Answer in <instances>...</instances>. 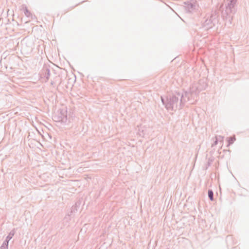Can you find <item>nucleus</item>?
<instances>
[{
    "instance_id": "6",
    "label": "nucleus",
    "mask_w": 249,
    "mask_h": 249,
    "mask_svg": "<svg viewBox=\"0 0 249 249\" xmlns=\"http://www.w3.org/2000/svg\"><path fill=\"white\" fill-rule=\"evenodd\" d=\"M216 19V15L213 16H211L209 19H207L205 20V22L203 23L204 27L206 28L207 29L209 28H211L213 25V21Z\"/></svg>"
},
{
    "instance_id": "2",
    "label": "nucleus",
    "mask_w": 249,
    "mask_h": 249,
    "mask_svg": "<svg viewBox=\"0 0 249 249\" xmlns=\"http://www.w3.org/2000/svg\"><path fill=\"white\" fill-rule=\"evenodd\" d=\"M207 87V84L204 80L201 79L197 83H194L190 89L189 92H185L183 95H187V101L193 104L197 100V95L199 93L204 90Z\"/></svg>"
},
{
    "instance_id": "11",
    "label": "nucleus",
    "mask_w": 249,
    "mask_h": 249,
    "mask_svg": "<svg viewBox=\"0 0 249 249\" xmlns=\"http://www.w3.org/2000/svg\"><path fill=\"white\" fill-rule=\"evenodd\" d=\"M235 140V137H230L228 138V145H230V144L233 143L234 141Z\"/></svg>"
},
{
    "instance_id": "9",
    "label": "nucleus",
    "mask_w": 249,
    "mask_h": 249,
    "mask_svg": "<svg viewBox=\"0 0 249 249\" xmlns=\"http://www.w3.org/2000/svg\"><path fill=\"white\" fill-rule=\"evenodd\" d=\"M208 197H209V199L211 201L213 200V190L209 189L208 190Z\"/></svg>"
},
{
    "instance_id": "17",
    "label": "nucleus",
    "mask_w": 249,
    "mask_h": 249,
    "mask_svg": "<svg viewBox=\"0 0 249 249\" xmlns=\"http://www.w3.org/2000/svg\"><path fill=\"white\" fill-rule=\"evenodd\" d=\"M54 84V82H53V81H52V82H51V84L52 85H53V84Z\"/></svg>"
},
{
    "instance_id": "16",
    "label": "nucleus",
    "mask_w": 249,
    "mask_h": 249,
    "mask_svg": "<svg viewBox=\"0 0 249 249\" xmlns=\"http://www.w3.org/2000/svg\"><path fill=\"white\" fill-rule=\"evenodd\" d=\"M208 166H210V160H208Z\"/></svg>"
},
{
    "instance_id": "12",
    "label": "nucleus",
    "mask_w": 249,
    "mask_h": 249,
    "mask_svg": "<svg viewBox=\"0 0 249 249\" xmlns=\"http://www.w3.org/2000/svg\"><path fill=\"white\" fill-rule=\"evenodd\" d=\"M24 14L25 16L27 17H30L31 16V13L28 10V9L25 7V10H24Z\"/></svg>"
},
{
    "instance_id": "15",
    "label": "nucleus",
    "mask_w": 249,
    "mask_h": 249,
    "mask_svg": "<svg viewBox=\"0 0 249 249\" xmlns=\"http://www.w3.org/2000/svg\"><path fill=\"white\" fill-rule=\"evenodd\" d=\"M189 98H191L192 100H193V98L191 95H189Z\"/></svg>"
},
{
    "instance_id": "1",
    "label": "nucleus",
    "mask_w": 249,
    "mask_h": 249,
    "mask_svg": "<svg viewBox=\"0 0 249 249\" xmlns=\"http://www.w3.org/2000/svg\"><path fill=\"white\" fill-rule=\"evenodd\" d=\"M187 95H183V93L176 92L169 94L165 99L161 97V100L167 110L175 111L182 108L187 102Z\"/></svg>"
},
{
    "instance_id": "4",
    "label": "nucleus",
    "mask_w": 249,
    "mask_h": 249,
    "mask_svg": "<svg viewBox=\"0 0 249 249\" xmlns=\"http://www.w3.org/2000/svg\"><path fill=\"white\" fill-rule=\"evenodd\" d=\"M67 111L65 109H59L53 116V119L57 122L66 123L67 122Z\"/></svg>"
},
{
    "instance_id": "10",
    "label": "nucleus",
    "mask_w": 249,
    "mask_h": 249,
    "mask_svg": "<svg viewBox=\"0 0 249 249\" xmlns=\"http://www.w3.org/2000/svg\"><path fill=\"white\" fill-rule=\"evenodd\" d=\"M9 242L5 240L0 247V249H8Z\"/></svg>"
},
{
    "instance_id": "18",
    "label": "nucleus",
    "mask_w": 249,
    "mask_h": 249,
    "mask_svg": "<svg viewBox=\"0 0 249 249\" xmlns=\"http://www.w3.org/2000/svg\"><path fill=\"white\" fill-rule=\"evenodd\" d=\"M219 139L222 140L223 139V137H221V136H219Z\"/></svg>"
},
{
    "instance_id": "7",
    "label": "nucleus",
    "mask_w": 249,
    "mask_h": 249,
    "mask_svg": "<svg viewBox=\"0 0 249 249\" xmlns=\"http://www.w3.org/2000/svg\"><path fill=\"white\" fill-rule=\"evenodd\" d=\"M40 76L41 78H45V81H47L50 76V71L48 66H45L43 67L41 72Z\"/></svg>"
},
{
    "instance_id": "14",
    "label": "nucleus",
    "mask_w": 249,
    "mask_h": 249,
    "mask_svg": "<svg viewBox=\"0 0 249 249\" xmlns=\"http://www.w3.org/2000/svg\"><path fill=\"white\" fill-rule=\"evenodd\" d=\"M219 139L217 138V137H216V140L214 141L213 143L212 144V146L215 145L217 144L218 141Z\"/></svg>"
},
{
    "instance_id": "5",
    "label": "nucleus",
    "mask_w": 249,
    "mask_h": 249,
    "mask_svg": "<svg viewBox=\"0 0 249 249\" xmlns=\"http://www.w3.org/2000/svg\"><path fill=\"white\" fill-rule=\"evenodd\" d=\"M197 6V4L196 1L194 0L184 2V7L185 10L188 13H191L194 11Z\"/></svg>"
},
{
    "instance_id": "19",
    "label": "nucleus",
    "mask_w": 249,
    "mask_h": 249,
    "mask_svg": "<svg viewBox=\"0 0 249 249\" xmlns=\"http://www.w3.org/2000/svg\"><path fill=\"white\" fill-rule=\"evenodd\" d=\"M199 85L200 86V87H202V86L203 85V84H201V85Z\"/></svg>"
},
{
    "instance_id": "8",
    "label": "nucleus",
    "mask_w": 249,
    "mask_h": 249,
    "mask_svg": "<svg viewBox=\"0 0 249 249\" xmlns=\"http://www.w3.org/2000/svg\"><path fill=\"white\" fill-rule=\"evenodd\" d=\"M15 233V231L14 230H12L8 235V236L6 237L5 240L7 241H9L13 237Z\"/></svg>"
},
{
    "instance_id": "13",
    "label": "nucleus",
    "mask_w": 249,
    "mask_h": 249,
    "mask_svg": "<svg viewBox=\"0 0 249 249\" xmlns=\"http://www.w3.org/2000/svg\"><path fill=\"white\" fill-rule=\"evenodd\" d=\"M218 13V12H217L216 11H213V12H212V13L211 16H213V15L214 16V15H216V18L218 17V15H217Z\"/></svg>"
},
{
    "instance_id": "3",
    "label": "nucleus",
    "mask_w": 249,
    "mask_h": 249,
    "mask_svg": "<svg viewBox=\"0 0 249 249\" xmlns=\"http://www.w3.org/2000/svg\"><path fill=\"white\" fill-rule=\"evenodd\" d=\"M237 0H227L225 9L221 11L223 18L228 21L230 24H231L233 15L236 12L235 5Z\"/></svg>"
}]
</instances>
